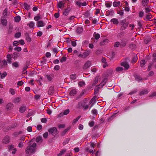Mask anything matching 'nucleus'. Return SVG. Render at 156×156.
<instances>
[{
	"label": "nucleus",
	"mask_w": 156,
	"mask_h": 156,
	"mask_svg": "<svg viewBox=\"0 0 156 156\" xmlns=\"http://www.w3.org/2000/svg\"><path fill=\"white\" fill-rule=\"evenodd\" d=\"M12 66L13 67H15L16 68L19 65L18 62H15L12 64Z\"/></svg>",
	"instance_id": "obj_46"
},
{
	"label": "nucleus",
	"mask_w": 156,
	"mask_h": 156,
	"mask_svg": "<svg viewBox=\"0 0 156 156\" xmlns=\"http://www.w3.org/2000/svg\"><path fill=\"white\" fill-rule=\"evenodd\" d=\"M48 132H46L43 134V136L45 138H46L48 136Z\"/></svg>",
	"instance_id": "obj_64"
},
{
	"label": "nucleus",
	"mask_w": 156,
	"mask_h": 156,
	"mask_svg": "<svg viewBox=\"0 0 156 156\" xmlns=\"http://www.w3.org/2000/svg\"><path fill=\"white\" fill-rule=\"evenodd\" d=\"M37 25L38 27H44V24L43 21H39L37 22Z\"/></svg>",
	"instance_id": "obj_13"
},
{
	"label": "nucleus",
	"mask_w": 156,
	"mask_h": 156,
	"mask_svg": "<svg viewBox=\"0 0 156 156\" xmlns=\"http://www.w3.org/2000/svg\"><path fill=\"white\" fill-rule=\"evenodd\" d=\"M9 149L10 151H12V154H15L16 151V149L15 148L13 145H10L9 147Z\"/></svg>",
	"instance_id": "obj_6"
},
{
	"label": "nucleus",
	"mask_w": 156,
	"mask_h": 156,
	"mask_svg": "<svg viewBox=\"0 0 156 156\" xmlns=\"http://www.w3.org/2000/svg\"><path fill=\"white\" fill-rule=\"evenodd\" d=\"M85 85V83L83 81H80L78 83V85L80 87H83Z\"/></svg>",
	"instance_id": "obj_35"
},
{
	"label": "nucleus",
	"mask_w": 156,
	"mask_h": 156,
	"mask_svg": "<svg viewBox=\"0 0 156 156\" xmlns=\"http://www.w3.org/2000/svg\"><path fill=\"white\" fill-rule=\"evenodd\" d=\"M137 60V57L136 55L135 54L131 62L132 63H135Z\"/></svg>",
	"instance_id": "obj_21"
},
{
	"label": "nucleus",
	"mask_w": 156,
	"mask_h": 156,
	"mask_svg": "<svg viewBox=\"0 0 156 156\" xmlns=\"http://www.w3.org/2000/svg\"><path fill=\"white\" fill-rule=\"evenodd\" d=\"M9 139L10 138L9 136H6L4 138L3 142L5 144L8 143L9 142Z\"/></svg>",
	"instance_id": "obj_17"
},
{
	"label": "nucleus",
	"mask_w": 156,
	"mask_h": 156,
	"mask_svg": "<svg viewBox=\"0 0 156 156\" xmlns=\"http://www.w3.org/2000/svg\"><path fill=\"white\" fill-rule=\"evenodd\" d=\"M40 96L39 95L36 94L35 95L34 98L36 100H38L40 99Z\"/></svg>",
	"instance_id": "obj_61"
},
{
	"label": "nucleus",
	"mask_w": 156,
	"mask_h": 156,
	"mask_svg": "<svg viewBox=\"0 0 156 156\" xmlns=\"http://www.w3.org/2000/svg\"><path fill=\"white\" fill-rule=\"evenodd\" d=\"M21 20V17L20 16H17L15 18V21L16 22H19Z\"/></svg>",
	"instance_id": "obj_37"
},
{
	"label": "nucleus",
	"mask_w": 156,
	"mask_h": 156,
	"mask_svg": "<svg viewBox=\"0 0 156 156\" xmlns=\"http://www.w3.org/2000/svg\"><path fill=\"white\" fill-rule=\"evenodd\" d=\"M129 23H126L125 24H123V25H122L121 27V29L122 30H124L125 29H126Z\"/></svg>",
	"instance_id": "obj_22"
},
{
	"label": "nucleus",
	"mask_w": 156,
	"mask_h": 156,
	"mask_svg": "<svg viewBox=\"0 0 156 156\" xmlns=\"http://www.w3.org/2000/svg\"><path fill=\"white\" fill-rule=\"evenodd\" d=\"M66 60V57H63L60 60V62H63L65 61Z\"/></svg>",
	"instance_id": "obj_54"
},
{
	"label": "nucleus",
	"mask_w": 156,
	"mask_h": 156,
	"mask_svg": "<svg viewBox=\"0 0 156 156\" xmlns=\"http://www.w3.org/2000/svg\"><path fill=\"white\" fill-rule=\"evenodd\" d=\"M127 42L128 41L127 40L124 39L122 40L120 43V45L123 47L125 46L127 43Z\"/></svg>",
	"instance_id": "obj_15"
},
{
	"label": "nucleus",
	"mask_w": 156,
	"mask_h": 156,
	"mask_svg": "<svg viewBox=\"0 0 156 156\" xmlns=\"http://www.w3.org/2000/svg\"><path fill=\"white\" fill-rule=\"evenodd\" d=\"M121 65L124 68V70H127L129 68V64L126 62H123L121 63Z\"/></svg>",
	"instance_id": "obj_3"
},
{
	"label": "nucleus",
	"mask_w": 156,
	"mask_h": 156,
	"mask_svg": "<svg viewBox=\"0 0 156 156\" xmlns=\"http://www.w3.org/2000/svg\"><path fill=\"white\" fill-rule=\"evenodd\" d=\"M111 21L114 24H117L118 23V21L117 19L113 18L111 19Z\"/></svg>",
	"instance_id": "obj_25"
},
{
	"label": "nucleus",
	"mask_w": 156,
	"mask_h": 156,
	"mask_svg": "<svg viewBox=\"0 0 156 156\" xmlns=\"http://www.w3.org/2000/svg\"><path fill=\"white\" fill-rule=\"evenodd\" d=\"M7 73L4 72L3 73H2L1 76V79H3L5 78L7 75Z\"/></svg>",
	"instance_id": "obj_39"
},
{
	"label": "nucleus",
	"mask_w": 156,
	"mask_h": 156,
	"mask_svg": "<svg viewBox=\"0 0 156 156\" xmlns=\"http://www.w3.org/2000/svg\"><path fill=\"white\" fill-rule=\"evenodd\" d=\"M27 131L29 132H31L32 131V127L30 126H29L27 128Z\"/></svg>",
	"instance_id": "obj_53"
},
{
	"label": "nucleus",
	"mask_w": 156,
	"mask_h": 156,
	"mask_svg": "<svg viewBox=\"0 0 156 156\" xmlns=\"http://www.w3.org/2000/svg\"><path fill=\"white\" fill-rule=\"evenodd\" d=\"M35 23L33 22H30L27 25H29L30 28H33L34 25Z\"/></svg>",
	"instance_id": "obj_32"
},
{
	"label": "nucleus",
	"mask_w": 156,
	"mask_h": 156,
	"mask_svg": "<svg viewBox=\"0 0 156 156\" xmlns=\"http://www.w3.org/2000/svg\"><path fill=\"white\" fill-rule=\"evenodd\" d=\"M14 50L15 51H21L22 49L20 47H16L14 48Z\"/></svg>",
	"instance_id": "obj_47"
},
{
	"label": "nucleus",
	"mask_w": 156,
	"mask_h": 156,
	"mask_svg": "<svg viewBox=\"0 0 156 156\" xmlns=\"http://www.w3.org/2000/svg\"><path fill=\"white\" fill-rule=\"evenodd\" d=\"M145 64V61L144 60H141L140 62V66L142 67H144Z\"/></svg>",
	"instance_id": "obj_29"
},
{
	"label": "nucleus",
	"mask_w": 156,
	"mask_h": 156,
	"mask_svg": "<svg viewBox=\"0 0 156 156\" xmlns=\"http://www.w3.org/2000/svg\"><path fill=\"white\" fill-rule=\"evenodd\" d=\"M97 110L95 109H93L92 110V113L93 114L95 115L97 114Z\"/></svg>",
	"instance_id": "obj_55"
},
{
	"label": "nucleus",
	"mask_w": 156,
	"mask_h": 156,
	"mask_svg": "<svg viewBox=\"0 0 156 156\" xmlns=\"http://www.w3.org/2000/svg\"><path fill=\"white\" fill-rule=\"evenodd\" d=\"M81 104L84 109H87L88 108V106L87 105H86L85 102H83L81 103Z\"/></svg>",
	"instance_id": "obj_20"
},
{
	"label": "nucleus",
	"mask_w": 156,
	"mask_h": 156,
	"mask_svg": "<svg viewBox=\"0 0 156 156\" xmlns=\"http://www.w3.org/2000/svg\"><path fill=\"white\" fill-rule=\"evenodd\" d=\"M48 81L51 82L54 78V75L52 74L47 75L45 76Z\"/></svg>",
	"instance_id": "obj_2"
},
{
	"label": "nucleus",
	"mask_w": 156,
	"mask_h": 156,
	"mask_svg": "<svg viewBox=\"0 0 156 156\" xmlns=\"http://www.w3.org/2000/svg\"><path fill=\"white\" fill-rule=\"evenodd\" d=\"M7 58L8 62L9 63H11L12 62L11 55L9 54H8L7 55Z\"/></svg>",
	"instance_id": "obj_26"
},
{
	"label": "nucleus",
	"mask_w": 156,
	"mask_h": 156,
	"mask_svg": "<svg viewBox=\"0 0 156 156\" xmlns=\"http://www.w3.org/2000/svg\"><path fill=\"white\" fill-rule=\"evenodd\" d=\"M83 30L82 27H79L77 28L76 31H77V32H78L79 33H80L81 32H82Z\"/></svg>",
	"instance_id": "obj_38"
},
{
	"label": "nucleus",
	"mask_w": 156,
	"mask_h": 156,
	"mask_svg": "<svg viewBox=\"0 0 156 156\" xmlns=\"http://www.w3.org/2000/svg\"><path fill=\"white\" fill-rule=\"evenodd\" d=\"M24 8L27 10H28L30 9V6L26 3H24Z\"/></svg>",
	"instance_id": "obj_40"
},
{
	"label": "nucleus",
	"mask_w": 156,
	"mask_h": 156,
	"mask_svg": "<svg viewBox=\"0 0 156 156\" xmlns=\"http://www.w3.org/2000/svg\"><path fill=\"white\" fill-rule=\"evenodd\" d=\"M48 132L52 134H56L57 133V129L56 128L54 127L48 130Z\"/></svg>",
	"instance_id": "obj_4"
},
{
	"label": "nucleus",
	"mask_w": 156,
	"mask_h": 156,
	"mask_svg": "<svg viewBox=\"0 0 156 156\" xmlns=\"http://www.w3.org/2000/svg\"><path fill=\"white\" fill-rule=\"evenodd\" d=\"M69 109H67L64 111L63 113H61L59 115V116H63V115H67L69 113Z\"/></svg>",
	"instance_id": "obj_14"
},
{
	"label": "nucleus",
	"mask_w": 156,
	"mask_h": 156,
	"mask_svg": "<svg viewBox=\"0 0 156 156\" xmlns=\"http://www.w3.org/2000/svg\"><path fill=\"white\" fill-rule=\"evenodd\" d=\"M96 97L95 96H94L92 98L91 101H90L89 104H92V105L90 106V108H91L93 106L94 104L95 103V101L96 100Z\"/></svg>",
	"instance_id": "obj_10"
},
{
	"label": "nucleus",
	"mask_w": 156,
	"mask_h": 156,
	"mask_svg": "<svg viewBox=\"0 0 156 156\" xmlns=\"http://www.w3.org/2000/svg\"><path fill=\"white\" fill-rule=\"evenodd\" d=\"M9 92L12 95H14L16 94L15 90L12 88H10L9 89Z\"/></svg>",
	"instance_id": "obj_27"
},
{
	"label": "nucleus",
	"mask_w": 156,
	"mask_h": 156,
	"mask_svg": "<svg viewBox=\"0 0 156 156\" xmlns=\"http://www.w3.org/2000/svg\"><path fill=\"white\" fill-rule=\"evenodd\" d=\"M19 41H14L13 43V45L14 46H16L17 45H19Z\"/></svg>",
	"instance_id": "obj_49"
},
{
	"label": "nucleus",
	"mask_w": 156,
	"mask_h": 156,
	"mask_svg": "<svg viewBox=\"0 0 156 156\" xmlns=\"http://www.w3.org/2000/svg\"><path fill=\"white\" fill-rule=\"evenodd\" d=\"M34 19L35 21H38L41 19V18L40 16H35Z\"/></svg>",
	"instance_id": "obj_52"
},
{
	"label": "nucleus",
	"mask_w": 156,
	"mask_h": 156,
	"mask_svg": "<svg viewBox=\"0 0 156 156\" xmlns=\"http://www.w3.org/2000/svg\"><path fill=\"white\" fill-rule=\"evenodd\" d=\"M66 150L64 149L61 150L60 153L57 154L58 156H62V155L64 154L66 151Z\"/></svg>",
	"instance_id": "obj_23"
},
{
	"label": "nucleus",
	"mask_w": 156,
	"mask_h": 156,
	"mask_svg": "<svg viewBox=\"0 0 156 156\" xmlns=\"http://www.w3.org/2000/svg\"><path fill=\"white\" fill-rule=\"evenodd\" d=\"M57 5L58 8L62 9L64 6V3H63L62 2L60 1L58 3Z\"/></svg>",
	"instance_id": "obj_9"
},
{
	"label": "nucleus",
	"mask_w": 156,
	"mask_h": 156,
	"mask_svg": "<svg viewBox=\"0 0 156 156\" xmlns=\"http://www.w3.org/2000/svg\"><path fill=\"white\" fill-rule=\"evenodd\" d=\"M94 124V122L93 121H91L89 122V125L90 127H92L93 126Z\"/></svg>",
	"instance_id": "obj_48"
},
{
	"label": "nucleus",
	"mask_w": 156,
	"mask_h": 156,
	"mask_svg": "<svg viewBox=\"0 0 156 156\" xmlns=\"http://www.w3.org/2000/svg\"><path fill=\"white\" fill-rule=\"evenodd\" d=\"M7 62L5 60H3L2 61L0 60V68L4 67L6 66Z\"/></svg>",
	"instance_id": "obj_5"
},
{
	"label": "nucleus",
	"mask_w": 156,
	"mask_h": 156,
	"mask_svg": "<svg viewBox=\"0 0 156 156\" xmlns=\"http://www.w3.org/2000/svg\"><path fill=\"white\" fill-rule=\"evenodd\" d=\"M20 100V98L17 97L14 98V102L15 103H18L19 102Z\"/></svg>",
	"instance_id": "obj_36"
},
{
	"label": "nucleus",
	"mask_w": 156,
	"mask_h": 156,
	"mask_svg": "<svg viewBox=\"0 0 156 156\" xmlns=\"http://www.w3.org/2000/svg\"><path fill=\"white\" fill-rule=\"evenodd\" d=\"M135 79L137 81H139L142 79L141 77L138 76H136L135 77Z\"/></svg>",
	"instance_id": "obj_45"
},
{
	"label": "nucleus",
	"mask_w": 156,
	"mask_h": 156,
	"mask_svg": "<svg viewBox=\"0 0 156 156\" xmlns=\"http://www.w3.org/2000/svg\"><path fill=\"white\" fill-rule=\"evenodd\" d=\"M69 12V10L68 9H66L65 11H64L63 13V14L65 16H67L68 15Z\"/></svg>",
	"instance_id": "obj_31"
},
{
	"label": "nucleus",
	"mask_w": 156,
	"mask_h": 156,
	"mask_svg": "<svg viewBox=\"0 0 156 156\" xmlns=\"http://www.w3.org/2000/svg\"><path fill=\"white\" fill-rule=\"evenodd\" d=\"M80 118V116H78L76 117V119H74L73 120V122L74 124L76 123L78 120Z\"/></svg>",
	"instance_id": "obj_44"
},
{
	"label": "nucleus",
	"mask_w": 156,
	"mask_h": 156,
	"mask_svg": "<svg viewBox=\"0 0 156 156\" xmlns=\"http://www.w3.org/2000/svg\"><path fill=\"white\" fill-rule=\"evenodd\" d=\"M94 36L95 39L98 40L100 37V35L99 34H96L94 33Z\"/></svg>",
	"instance_id": "obj_30"
},
{
	"label": "nucleus",
	"mask_w": 156,
	"mask_h": 156,
	"mask_svg": "<svg viewBox=\"0 0 156 156\" xmlns=\"http://www.w3.org/2000/svg\"><path fill=\"white\" fill-rule=\"evenodd\" d=\"M26 110V107L24 106H22L20 108V112L21 113L23 112Z\"/></svg>",
	"instance_id": "obj_28"
},
{
	"label": "nucleus",
	"mask_w": 156,
	"mask_h": 156,
	"mask_svg": "<svg viewBox=\"0 0 156 156\" xmlns=\"http://www.w3.org/2000/svg\"><path fill=\"white\" fill-rule=\"evenodd\" d=\"M107 81V78H104L99 85L100 87L98 88L102 87L105 84Z\"/></svg>",
	"instance_id": "obj_11"
},
{
	"label": "nucleus",
	"mask_w": 156,
	"mask_h": 156,
	"mask_svg": "<svg viewBox=\"0 0 156 156\" xmlns=\"http://www.w3.org/2000/svg\"><path fill=\"white\" fill-rule=\"evenodd\" d=\"M152 17V16L151 15L148 14L146 16V19L147 20H149L151 19Z\"/></svg>",
	"instance_id": "obj_59"
},
{
	"label": "nucleus",
	"mask_w": 156,
	"mask_h": 156,
	"mask_svg": "<svg viewBox=\"0 0 156 156\" xmlns=\"http://www.w3.org/2000/svg\"><path fill=\"white\" fill-rule=\"evenodd\" d=\"M42 138L41 137L39 136L36 139V141L37 142H39L41 140Z\"/></svg>",
	"instance_id": "obj_57"
},
{
	"label": "nucleus",
	"mask_w": 156,
	"mask_h": 156,
	"mask_svg": "<svg viewBox=\"0 0 156 156\" xmlns=\"http://www.w3.org/2000/svg\"><path fill=\"white\" fill-rule=\"evenodd\" d=\"M41 122L44 123H45L47 122V119L46 118H43L41 119Z\"/></svg>",
	"instance_id": "obj_56"
},
{
	"label": "nucleus",
	"mask_w": 156,
	"mask_h": 156,
	"mask_svg": "<svg viewBox=\"0 0 156 156\" xmlns=\"http://www.w3.org/2000/svg\"><path fill=\"white\" fill-rule=\"evenodd\" d=\"M91 65V62L90 61H87L84 64L83 66V69H87L89 68Z\"/></svg>",
	"instance_id": "obj_7"
},
{
	"label": "nucleus",
	"mask_w": 156,
	"mask_h": 156,
	"mask_svg": "<svg viewBox=\"0 0 156 156\" xmlns=\"http://www.w3.org/2000/svg\"><path fill=\"white\" fill-rule=\"evenodd\" d=\"M149 92V91L147 90L144 89L141 91L140 93V95H144L147 94Z\"/></svg>",
	"instance_id": "obj_16"
},
{
	"label": "nucleus",
	"mask_w": 156,
	"mask_h": 156,
	"mask_svg": "<svg viewBox=\"0 0 156 156\" xmlns=\"http://www.w3.org/2000/svg\"><path fill=\"white\" fill-rule=\"evenodd\" d=\"M7 9H5L4 10L3 12V15L5 16H6L7 13Z\"/></svg>",
	"instance_id": "obj_58"
},
{
	"label": "nucleus",
	"mask_w": 156,
	"mask_h": 156,
	"mask_svg": "<svg viewBox=\"0 0 156 156\" xmlns=\"http://www.w3.org/2000/svg\"><path fill=\"white\" fill-rule=\"evenodd\" d=\"M149 2L148 0H142V2L143 5H145L147 4Z\"/></svg>",
	"instance_id": "obj_42"
},
{
	"label": "nucleus",
	"mask_w": 156,
	"mask_h": 156,
	"mask_svg": "<svg viewBox=\"0 0 156 156\" xmlns=\"http://www.w3.org/2000/svg\"><path fill=\"white\" fill-rule=\"evenodd\" d=\"M26 39L28 42H29L31 41V39L28 36L26 37Z\"/></svg>",
	"instance_id": "obj_50"
},
{
	"label": "nucleus",
	"mask_w": 156,
	"mask_h": 156,
	"mask_svg": "<svg viewBox=\"0 0 156 156\" xmlns=\"http://www.w3.org/2000/svg\"><path fill=\"white\" fill-rule=\"evenodd\" d=\"M90 51H85L83 53V58H85L87 57L89 55L90 53Z\"/></svg>",
	"instance_id": "obj_18"
},
{
	"label": "nucleus",
	"mask_w": 156,
	"mask_h": 156,
	"mask_svg": "<svg viewBox=\"0 0 156 156\" xmlns=\"http://www.w3.org/2000/svg\"><path fill=\"white\" fill-rule=\"evenodd\" d=\"M1 22L3 26H5L7 25V21L5 18L2 17L1 19Z\"/></svg>",
	"instance_id": "obj_8"
},
{
	"label": "nucleus",
	"mask_w": 156,
	"mask_h": 156,
	"mask_svg": "<svg viewBox=\"0 0 156 156\" xmlns=\"http://www.w3.org/2000/svg\"><path fill=\"white\" fill-rule=\"evenodd\" d=\"M100 79V77L99 76L96 77L94 80V83H93V85L94 86L98 82V81Z\"/></svg>",
	"instance_id": "obj_19"
},
{
	"label": "nucleus",
	"mask_w": 156,
	"mask_h": 156,
	"mask_svg": "<svg viewBox=\"0 0 156 156\" xmlns=\"http://www.w3.org/2000/svg\"><path fill=\"white\" fill-rule=\"evenodd\" d=\"M12 104L11 103L8 104L6 106V108L7 109H9L11 108Z\"/></svg>",
	"instance_id": "obj_51"
},
{
	"label": "nucleus",
	"mask_w": 156,
	"mask_h": 156,
	"mask_svg": "<svg viewBox=\"0 0 156 156\" xmlns=\"http://www.w3.org/2000/svg\"><path fill=\"white\" fill-rule=\"evenodd\" d=\"M54 92V87L53 86H51L49 88L48 91V93L49 95L52 94Z\"/></svg>",
	"instance_id": "obj_12"
},
{
	"label": "nucleus",
	"mask_w": 156,
	"mask_h": 156,
	"mask_svg": "<svg viewBox=\"0 0 156 156\" xmlns=\"http://www.w3.org/2000/svg\"><path fill=\"white\" fill-rule=\"evenodd\" d=\"M123 70L122 67H118L116 69V71L117 72H122Z\"/></svg>",
	"instance_id": "obj_34"
},
{
	"label": "nucleus",
	"mask_w": 156,
	"mask_h": 156,
	"mask_svg": "<svg viewBox=\"0 0 156 156\" xmlns=\"http://www.w3.org/2000/svg\"><path fill=\"white\" fill-rule=\"evenodd\" d=\"M120 2L119 1L114 2L113 3V5L114 7L118 6L120 5Z\"/></svg>",
	"instance_id": "obj_33"
},
{
	"label": "nucleus",
	"mask_w": 156,
	"mask_h": 156,
	"mask_svg": "<svg viewBox=\"0 0 156 156\" xmlns=\"http://www.w3.org/2000/svg\"><path fill=\"white\" fill-rule=\"evenodd\" d=\"M21 35V33L20 32L16 33L15 35V37L16 38L20 37Z\"/></svg>",
	"instance_id": "obj_41"
},
{
	"label": "nucleus",
	"mask_w": 156,
	"mask_h": 156,
	"mask_svg": "<svg viewBox=\"0 0 156 156\" xmlns=\"http://www.w3.org/2000/svg\"><path fill=\"white\" fill-rule=\"evenodd\" d=\"M76 5L77 6L80 7L81 6V3L79 1H75Z\"/></svg>",
	"instance_id": "obj_62"
},
{
	"label": "nucleus",
	"mask_w": 156,
	"mask_h": 156,
	"mask_svg": "<svg viewBox=\"0 0 156 156\" xmlns=\"http://www.w3.org/2000/svg\"><path fill=\"white\" fill-rule=\"evenodd\" d=\"M76 93V91L75 89L72 90L70 92V95L71 96H73L75 95Z\"/></svg>",
	"instance_id": "obj_24"
},
{
	"label": "nucleus",
	"mask_w": 156,
	"mask_h": 156,
	"mask_svg": "<svg viewBox=\"0 0 156 156\" xmlns=\"http://www.w3.org/2000/svg\"><path fill=\"white\" fill-rule=\"evenodd\" d=\"M76 75L75 74H72L70 75L71 79L73 80L76 79Z\"/></svg>",
	"instance_id": "obj_43"
},
{
	"label": "nucleus",
	"mask_w": 156,
	"mask_h": 156,
	"mask_svg": "<svg viewBox=\"0 0 156 156\" xmlns=\"http://www.w3.org/2000/svg\"><path fill=\"white\" fill-rule=\"evenodd\" d=\"M36 144L35 143H32L31 142L30 143L29 146L26 149V152L27 154H31L34 153L36 151Z\"/></svg>",
	"instance_id": "obj_1"
},
{
	"label": "nucleus",
	"mask_w": 156,
	"mask_h": 156,
	"mask_svg": "<svg viewBox=\"0 0 156 156\" xmlns=\"http://www.w3.org/2000/svg\"><path fill=\"white\" fill-rule=\"evenodd\" d=\"M128 23V22H126V20L125 19H124L122 20H121V24L122 25H123V24H125V23Z\"/></svg>",
	"instance_id": "obj_60"
},
{
	"label": "nucleus",
	"mask_w": 156,
	"mask_h": 156,
	"mask_svg": "<svg viewBox=\"0 0 156 156\" xmlns=\"http://www.w3.org/2000/svg\"><path fill=\"white\" fill-rule=\"evenodd\" d=\"M83 126L82 124H80L78 126V128L79 129L82 130L83 129Z\"/></svg>",
	"instance_id": "obj_63"
}]
</instances>
